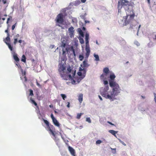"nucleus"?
Wrapping results in <instances>:
<instances>
[{"label": "nucleus", "mask_w": 156, "mask_h": 156, "mask_svg": "<svg viewBox=\"0 0 156 156\" xmlns=\"http://www.w3.org/2000/svg\"><path fill=\"white\" fill-rule=\"evenodd\" d=\"M134 4L132 2H129L126 0H119L118 2V13L121 12V9L123 5L125 6V9L126 12V16L123 17L125 19L124 25L126 26L128 24L133 25L131 24L132 22L134 21V18L135 14L134 12L133 8ZM130 28L132 29V27L130 26Z\"/></svg>", "instance_id": "nucleus-1"}, {"label": "nucleus", "mask_w": 156, "mask_h": 156, "mask_svg": "<svg viewBox=\"0 0 156 156\" xmlns=\"http://www.w3.org/2000/svg\"><path fill=\"white\" fill-rule=\"evenodd\" d=\"M73 66H68L67 68V72L66 73L65 72L66 67L62 64H60L58 65V71L61 77L65 80H73L76 74V70H73Z\"/></svg>", "instance_id": "nucleus-2"}, {"label": "nucleus", "mask_w": 156, "mask_h": 156, "mask_svg": "<svg viewBox=\"0 0 156 156\" xmlns=\"http://www.w3.org/2000/svg\"><path fill=\"white\" fill-rule=\"evenodd\" d=\"M109 85L112 88V91L110 92L111 99H115V96L118 95L121 90L119 85L115 81H109Z\"/></svg>", "instance_id": "nucleus-3"}, {"label": "nucleus", "mask_w": 156, "mask_h": 156, "mask_svg": "<svg viewBox=\"0 0 156 156\" xmlns=\"http://www.w3.org/2000/svg\"><path fill=\"white\" fill-rule=\"evenodd\" d=\"M64 15L62 13H59L55 19L56 25L61 27L62 29L64 28L62 25H68L67 23L64 21Z\"/></svg>", "instance_id": "nucleus-4"}, {"label": "nucleus", "mask_w": 156, "mask_h": 156, "mask_svg": "<svg viewBox=\"0 0 156 156\" xmlns=\"http://www.w3.org/2000/svg\"><path fill=\"white\" fill-rule=\"evenodd\" d=\"M109 89L108 85L105 86L104 88H101L100 90L101 94L102 96L106 99L111 100V95L107 93V91Z\"/></svg>", "instance_id": "nucleus-5"}, {"label": "nucleus", "mask_w": 156, "mask_h": 156, "mask_svg": "<svg viewBox=\"0 0 156 156\" xmlns=\"http://www.w3.org/2000/svg\"><path fill=\"white\" fill-rule=\"evenodd\" d=\"M9 35L7 36V37L5 38V39L4 40V42L6 43L7 45L8 46V47L11 51H14V47L10 43V38Z\"/></svg>", "instance_id": "nucleus-6"}, {"label": "nucleus", "mask_w": 156, "mask_h": 156, "mask_svg": "<svg viewBox=\"0 0 156 156\" xmlns=\"http://www.w3.org/2000/svg\"><path fill=\"white\" fill-rule=\"evenodd\" d=\"M9 35L7 36V37L5 38V39L4 40V42L6 43L7 45L8 46V47L11 51H14V47L10 43V38Z\"/></svg>", "instance_id": "nucleus-7"}, {"label": "nucleus", "mask_w": 156, "mask_h": 156, "mask_svg": "<svg viewBox=\"0 0 156 156\" xmlns=\"http://www.w3.org/2000/svg\"><path fill=\"white\" fill-rule=\"evenodd\" d=\"M71 51L74 56H76L75 50L73 46L70 47H66L65 49H63L62 55H64L66 52L68 53L69 51Z\"/></svg>", "instance_id": "nucleus-8"}, {"label": "nucleus", "mask_w": 156, "mask_h": 156, "mask_svg": "<svg viewBox=\"0 0 156 156\" xmlns=\"http://www.w3.org/2000/svg\"><path fill=\"white\" fill-rule=\"evenodd\" d=\"M61 43L60 44V46L62 48V51L63 49H65L66 47H68L67 44V42L64 38H62L61 39Z\"/></svg>", "instance_id": "nucleus-9"}, {"label": "nucleus", "mask_w": 156, "mask_h": 156, "mask_svg": "<svg viewBox=\"0 0 156 156\" xmlns=\"http://www.w3.org/2000/svg\"><path fill=\"white\" fill-rule=\"evenodd\" d=\"M103 72L104 73L102 74L100 76L101 79H105L106 77L105 76H107V74L109 73L110 71L108 68L105 67L104 69Z\"/></svg>", "instance_id": "nucleus-10"}, {"label": "nucleus", "mask_w": 156, "mask_h": 156, "mask_svg": "<svg viewBox=\"0 0 156 156\" xmlns=\"http://www.w3.org/2000/svg\"><path fill=\"white\" fill-rule=\"evenodd\" d=\"M15 46L14 47V51L13 52L12 51H11L12 54L13 55V57L14 59L17 62V63H18L19 62L20 59L17 56V54L15 53Z\"/></svg>", "instance_id": "nucleus-11"}, {"label": "nucleus", "mask_w": 156, "mask_h": 156, "mask_svg": "<svg viewBox=\"0 0 156 156\" xmlns=\"http://www.w3.org/2000/svg\"><path fill=\"white\" fill-rule=\"evenodd\" d=\"M68 148L71 154L73 156H76L75 151L73 147L70 146L68 147Z\"/></svg>", "instance_id": "nucleus-12"}, {"label": "nucleus", "mask_w": 156, "mask_h": 156, "mask_svg": "<svg viewBox=\"0 0 156 156\" xmlns=\"http://www.w3.org/2000/svg\"><path fill=\"white\" fill-rule=\"evenodd\" d=\"M68 31L70 37H73L74 33V28L72 27H70L68 29Z\"/></svg>", "instance_id": "nucleus-13"}, {"label": "nucleus", "mask_w": 156, "mask_h": 156, "mask_svg": "<svg viewBox=\"0 0 156 156\" xmlns=\"http://www.w3.org/2000/svg\"><path fill=\"white\" fill-rule=\"evenodd\" d=\"M19 37L20 35L18 34H17L14 36L13 39L14 41L13 42V44L15 45V46L16 44L18 42V39L19 38Z\"/></svg>", "instance_id": "nucleus-14"}, {"label": "nucleus", "mask_w": 156, "mask_h": 156, "mask_svg": "<svg viewBox=\"0 0 156 156\" xmlns=\"http://www.w3.org/2000/svg\"><path fill=\"white\" fill-rule=\"evenodd\" d=\"M85 50L86 51V58H87L90 55V50L89 47H87V46H86Z\"/></svg>", "instance_id": "nucleus-15"}, {"label": "nucleus", "mask_w": 156, "mask_h": 156, "mask_svg": "<svg viewBox=\"0 0 156 156\" xmlns=\"http://www.w3.org/2000/svg\"><path fill=\"white\" fill-rule=\"evenodd\" d=\"M44 123L46 125L48 129L50 127L54 128V126L51 125H50L49 122L47 120L43 119Z\"/></svg>", "instance_id": "nucleus-16"}, {"label": "nucleus", "mask_w": 156, "mask_h": 156, "mask_svg": "<svg viewBox=\"0 0 156 156\" xmlns=\"http://www.w3.org/2000/svg\"><path fill=\"white\" fill-rule=\"evenodd\" d=\"M89 66L87 61H84L83 62V64L81 65V66L83 68H85V67H87Z\"/></svg>", "instance_id": "nucleus-17"}, {"label": "nucleus", "mask_w": 156, "mask_h": 156, "mask_svg": "<svg viewBox=\"0 0 156 156\" xmlns=\"http://www.w3.org/2000/svg\"><path fill=\"white\" fill-rule=\"evenodd\" d=\"M52 122L53 124L55 126H57V127H59L60 126V124L59 123L55 118L52 120Z\"/></svg>", "instance_id": "nucleus-18"}, {"label": "nucleus", "mask_w": 156, "mask_h": 156, "mask_svg": "<svg viewBox=\"0 0 156 156\" xmlns=\"http://www.w3.org/2000/svg\"><path fill=\"white\" fill-rule=\"evenodd\" d=\"M78 100L79 102L81 103L83 101V94H80L78 96Z\"/></svg>", "instance_id": "nucleus-19"}, {"label": "nucleus", "mask_w": 156, "mask_h": 156, "mask_svg": "<svg viewBox=\"0 0 156 156\" xmlns=\"http://www.w3.org/2000/svg\"><path fill=\"white\" fill-rule=\"evenodd\" d=\"M89 35L88 34H86L85 35V41H86V46H87V44H89Z\"/></svg>", "instance_id": "nucleus-20"}, {"label": "nucleus", "mask_w": 156, "mask_h": 156, "mask_svg": "<svg viewBox=\"0 0 156 156\" xmlns=\"http://www.w3.org/2000/svg\"><path fill=\"white\" fill-rule=\"evenodd\" d=\"M108 132L109 133L113 135L114 136H116V134L117 133V131H115L113 130H110L108 131Z\"/></svg>", "instance_id": "nucleus-21"}, {"label": "nucleus", "mask_w": 156, "mask_h": 156, "mask_svg": "<svg viewBox=\"0 0 156 156\" xmlns=\"http://www.w3.org/2000/svg\"><path fill=\"white\" fill-rule=\"evenodd\" d=\"M115 74L114 73H112V74H111L110 76V78L111 80H112L114 81L113 80L115 79Z\"/></svg>", "instance_id": "nucleus-22"}, {"label": "nucleus", "mask_w": 156, "mask_h": 156, "mask_svg": "<svg viewBox=\"0 0 156 156\" xmlns=\"http://www.w3.org/2000/svg\"><path fill=\"white\" fill-rule=\"evenodd\" d=\"M30 100L31 101V103L37 107V108L38 107L37 104L35 102V101L33 99L31 98H30Z\"/></svg>", "instance_id": "nucleus-23"}, {"label": "nucleus", "mask_w": 156, "mask_h": 156, "mask_svg": "<svg viewBox=\"0 0 156 156\" xmlns=\"http://www.w3.org/2000/svg\"><path fill=\"white\" fill-rule=\"evenodd\" d=\"M30 100L31 101V103L37 107V108L38 107L37 104L35 102V101L33 99L31 98H30Z\"/></svg>", "instance_id": "nucleus-24"}, {"label": "nucleus", "mask_w": 156, "mask_h": 156, "mask_svg": "<svg viewBox=\"0 0 156 156\" xmlns=\"http://www.w3.org/2000/svg\"><path fill=\"white\" fill-rule=\"evenodd\" d=\"M85 76V73H83V76L78 78L77 79V81L79 83L82 79H83Z\"/></svg>", "instance_id": "nucleus-25"}, {"label": "nucleus", "mask_w": 156, "mask_h": 156, "mask_svg": "<svg viewBox=\"0 0 156 156\" xmlns=\"http://www.w3.org/2000/svg\"><path fill=\"white\" fill-rule=\"evenodd\" d=\"M12 20V17L11 16H9V17L7 19V21L6 22V23L7 25H9V23L10 21H11Z\"/></svg>", "instance_id": "nucleus-26"}, {"label": "nucleus", "mask_w": 156, "mask_h": 156, "mask_svg": "<svg viewBox=\"0 0 156 156\" xmlns=\"http://www.w3.org/2000/svg\"><path fill=\"white\" fill-rule=\"evenodd\" d=\"M10 26L9 25H7V29L5 31V32L7 34V36H8V35L10 36V34L9 33V29L10 27Z\"/></svg>", "instance_id": "nucleus-27"}, {"label": "nucleus", "mask_w": 156, "mask_h": 156, "mask_svg": "<svg viewBox=\"0 0 156 156\" xmlns=\"http://www.w3.org/2000/svg\"><path fill=\"white\" fill-rule=\"evenodd\" d=\"M26 57L24 55H23L22 56V58L21 59V61L24 62H26Z\"/></svg>", "instance_id": "nucleus-28"}, {"label": "nucleus", "mask_w": 156, "mask_h": 156, "mask_svg": "<svg viewBox=\"0 0 156 156\" xmlns=\"http://www.w3.org/2000/svg\"><path fill=\"white\" fill-rule=\"evenodd\" d=\"M53 128L50 127V128H49L48 129V130L51 132V133L52 135L53 136H55V133H54L53 132V131L51 129H52Z\"/></svg>", "instance_id": "nucleus-29"}, {"label": "nucleus", "mask_w": 156, "mask_h": 156, "mask_svg": "<svg viewBox=\"0 0 156 156\" xmlns=\"http://www.w3.org/2000/svg\"><path fill=\"white\" fill-rule=\"evenodd\" d=\"M94 56L95 58V60L96 61H98L99 60V56L98 55L94 54Z\"/></svg>", "instance_id": "nucleus-30"}, {"label": "nucleus", "mask_w": 156, "mask_h": 156, "mask_svg": "<svg viewBox=\"0 0 156 156\" xmlns=\"http://www.w3.org/2000/svg\"><path fill=\"white\" fill-rule=\"evenodd\" d=\"M83 113H78L77 114L76 118L77 119H80V117L83 114Z\"/></svg>", "instance_id": "nucleus-31"}, {"label": "nucleus", "mask_w": 156, "mask_h": 156, "mask_svg": "<svg viewBox=\"0 0 156 156\" xmlns=\"http://www.w3.org/2000/svg\"><path fill=\"white\" fill-rule=\"evenodd\" d=\"M29 91L30 92L29 96H32L34 95L33 91L31 89H29Z\"/></svg>", "instance_id": "nucleus-32"}, {"label": "nucleus", "mask_w": 156, "mask_h": 156, "mask_svg": "<svg viewBox=\"0 0 156 156\" xmlns=\"http://www.w3.org/2000/svg\"><path fill=\"white\" fill-rule=\"evenodd\" d=\"M79 40L80 41V42L81 44H83L84 43V41L83 38L80 37L79 38Z\"/></svg>", "instance_id": "nucleus-33"}, {"label": "nucleus", "mask_w": 156, "mask_h": 156, "mask_svg": "<svg viewBox=\"0 0 156 156\" xmlns=\"http://www.w3.org/2000/svg\"><path fill=\"white\" fill-rule=\"evenodd\" d=\"M111 150H112V153L113 154H115L116 153V148H112L111 147L110 148Z\"/></svg>", "instance_id": "nucleus-34"}, {"label": "nucleus", "mask_w": 156, "mask_h": 156, "mask_svg": "<svg viewBox=\"0 0 156 156\" xmlns=\"http://www.w3.org/2000/svg\"><path fill=\"white\" fill-rule=\"evenodd\" d=\"M84 58V57L82 55H80L79 56V59L80 61H82Z\"/></svg>", "instance_id": "nucleus-35"}, {"label": "nucleus", "mask_w": 156, "mask_h": 156, "mask_svg": "<svg viewBox=\"0 0 156 156\" xmlns=\"http://www.w3.org/2000/svg\"><path fill=\"white\" fill-rule=\"evenodd\" d=\"M60 95L62 97V99L64 100H65V98H66V95L65 94H60Z\"/></svg>", "instance_id": "nucleus-36"}, {"label": "nucleus", "mask_w": 156, "mask_h": 156, "mask_svg": "<svg viewBox=\"0 0 156 156\" xmlns=\"http://www.w3.org/2000/svg\"><path fill=\"white\" fill-rule=\"evenodd\" d=\"M134 44L137 46H139L140 45V43L137 41H136L134 42Z\"/></svg>", "instance_id": "nucleus-37"}, {"label": "nucleus", "mask_w": 156, "mask_h": 156, "mask_svg": "<svg viewBox=\"0 0 156 156\" xmlns=\"http://www.w3.org/2000/svg\"><path fill=\"white\" fill-rule=\"evenodd\" d=\"M83 69H82L81 67H80L79 68V71L80 72L83 71L84 72V73H86L85 70L84 69V68H83Z\"/></svg>", "instance_id": "nucleus-38"}, {"label": "nucleus", "mask_w": 156, "mask_h": 156, "mask_svg": "<svg viewBox=\"0 0 156 156\" xmlns=\"http://www.w3.org/2000/svg\"><path fill=\"white\" fill-rule=\"evenodd\" d=\"M102 141L100 140H98L96 141V143L97 144H100L102 143Z\"/></svg>", "instance_id": "nucleus-39"}, {"label": "nucleus", "mask_w": 156, "mask_h": 156, "mask_svg": "<svg viewBox=\"0 0 156 156\" xmlns=\"http://www.w3.org/2000/svg\"><path fill=\"white\" fill-rule=\"evenodd\" d=\"M104 83L105 85H108V82L107 80H105L104 81Z\"/></svg>", "instance_id": "nucleus-40"}, {"label": "nucleus", "mask_w": 156, "mask_h": 156, "mask_svg": "<svg viewBox=\"0 0 156 156\" xmlns=\"http://www.w3.org/2000/svg\"><path fill=\"white\" fill-rule=\"evenodd\" d=\"M119 140L120 142L123 145L125 146H126V144L123 141L119 139Z\"/></svg>", "instance_id": "nucleus-41"}, {"label": "nucleus", "mask_w": 156, "mask_h": 156, "mask_svg": "<svg viewBox=\"0 0 156 156\" xmlns=\"http://www.w3.org/2000/svg\"><path fill=\"white\" fill-rule=\"evenodd\" d=\"M86 121L88 122L89 123L91 122V121L90 118H87L86 119Z\"/></svg>", "instance_id": "nucleus-42"}, {"label": "nucleus", "mask_w": 156, "mask_h": 156, "mask_svg": "<svg viewBox=\"0 0 156 156\" xmlns=\"http://www.w3.org/2000/svg\"><path fill=\"white\" fill-rule=\"evenodd\" d=\"M16 23L14 24L13 25L12 27V30H13L15 29V27L16 25Z\"/></svg>", "instance_id": "nucleus-43"}, {"label": "nucleus", "mask_w": 156, "mask_h": 156, "mask_svg": "<svg viewBox=\"0 0 156 156\" xmlns=\"http://www.w3.org/2000/svg\"><path fill=\"white\" fill-rule=\"evenodd\" d=\"M77 74L79 76H80V77L83 76V75H82V73L81 72H78Z\"/></svg>", "instance_id": "nucleus-44"}, {"label": "nucleus", "mask_w": 156, "mask_h": 156, "mask_svg": "<svg viewBox=\"0 0 156 156\" xmlns=\"http://www.w3.org/2000/svg\"><path fill=\"white\" fill-rule=\"evenodd\" d=\"M36 84L40 88H41V86L40 84L38 82L37 80H36Z\"/></svg>", "instance_id": "nucleus-45"}, {"label": "nucleus", "mask_w": 156, "mask_h": 156, "mask_svg": "<svg viewBox=\"0 0 156 156\" xmlns=\"http://www.w3.org/2000/svg\"><path fill=\"white\" fill-rule=\"evenodd\" d=\"M51 117L52 120L54 119H55V118L54 117V116L52 114H51Z\"/></svg>", "instance_id": "nucleus-46"}, {"label": "nucleus", "mask_w": 156, "mask_h": 156, "mask_svg": "<svg viewBox=\"0 0 156 156\" xmlns=\"http://www.w3.org/2000/svg\"><path fill=\"white\" fill-rule=\"evenodd\" d=\"M24 42V41H22V40H20L19 41H18V42H19V43L21 44L22 42Z\"/></svg>", "instance_id": "nucleus-47"}, {"label": "nucleus", "mask_w": 156, "mask_h": 156, "mask_svg": "<svg viewBox=\"0 0 156 156\" xmlns=\"http://www.w3.org/2000/svg\"><path fill=\"white\" fill-rule=\"evenodd\" d=\"M67 107L68 108H69L70 107V102H67Z\"/></svg>", "instance_id": "nucleus-48"}, {"label": "nucleus", "mask_w": 156, "mask_h": 156, "mask_svg": "<svg viewBox=\"0 0 156 156\" xmlns=\"http://www.w3.org/2000/svg\"><path fill=\"white\" fill-rule=\"evenodd\" d=\"M107 122L109 124L112 125V126H115L114 124L112 123V122H109V121H108Z\"/></svg>", "instance_id": "nucleus-49"}, {"label": "nucleus", "mask_w": 156, "mask_h": 156, "mask_svg": "<svg viewBox=\"0 0 156 156\" xmlns=\"http://www.w3.org/2000/svg\"><path fill=\"white\" fill-rule=\"evenodd\" d=\"M2 2L3 3L5 4L6 3V0H2Z\"/></svg>", "instance_id": "nucleus-50"}, {"label": "nucleus", "mask_w": 156, "mask_h": 156, "mask_svg": "<svg viewBox=\"0 0 156 156\" xmlns=\"http://www.w3.org/2000/svg\"><path fill=\"white\" fill-rule=\"evenodd\" d=\"M72 83L73 84H75L76 83V81L74 80H73L72 81Z\"/></svg>", "instance_id": "nucleus-51"}, {"label": "nucleus", "mask_w": 156, "mask_h": 156, "mask_svg": "<svg viewBox=\"0 0 156 156\" xmlns=\"http://www.w3.org/2000/svg\"><path fill=\"white\" fill-rule=\"evenodd\" d=\"M98 97L101 101L102 100V99L101 96H100V95H99Z\"/></svg>", "instance_id": "nucleus-52"}, {"label": "nucleus", "mask_w": 156, "mask_h": 156, "mask_svg": "<svg viewBox=\"0 0 156 156\" xmlns=\"http://www.w3.org/2000/svg\"><path fill=\"white\" fill-rule=\"evenodd\" d=\"M81 2L83 3H84L86 2V0H81Z\"/></svg>", "instance_id": "nucleus-53"}, {"label": "nucleus", "mask_w": 156, "mask_h": 156, "mask_svg": "<svg viewBox=\"0 0 156 156\" xmlns=\"http://www.w3.org/2000/svg\"><path fill=\"white\" fill-rule=\"evenodd\" d=\"M18 67L19 69H21V67L20 65L17 66Z\"/></svg>", "instance_id": "nucleus-54"}, {"label": "nucleus", "mask_w": 156, "mask_h": 156, "mask_svg": "<svg viewBox=\"0 0 156 156\" xmlns=\"http://www.w3.org/2000/svg\"><path fill=\"white\" fill-rule=\"evenodd\" d=\"M54 47V45H51L50 46V47L51 48H53Z\"/></svg>", "instance_id": "nucleus-55"}, {"label": "nucleus", "mask_w": 156, "mask_h": 156, "mask_svg": "<svg viewBox=\"0 0 156 156\" xmlns=\"http://www.w3.org/2000/svg\"><path fill=\"white\" fill-rule=\"evenodd\" d=\"M140 27H141V25H139V27H138V31H139V29H140Z\"/></svg>", "instance_id": "nucleus-56"}, {"label": "nucleus", "mask_w": 156, "mask_h": 156, "mask_svg": "<svg viewBox=\"0 0 156 156\" xmlns=\"http://www.w3.org/2000/svg\"><path fill=\"white\" fill-rule=\"evenodd\" d=\"M80 34L81 35H83V33L82 31H81V32H80Z\"/></svg>", "instance_id": "nucleus-57"}, {"label": "nucleus", "mask_w": 156, "mask_h": 156, "mask_svg": "<svg viewBox=\"0 0 156 156\" xmlns=\"http://www.w3.org/2000/svg\"><path fill=\"white\" fill-rule=\"evenodd\" d=\"M16 65L17 66H18V65H19L20 64H19V62L18 63H17L16 62Z\"/></svg>", "instance_id": "nucleus-58"}, {"label": "nucleus", "mask_w": 156, "mask_h": 156, "mask_svg": "<svg viewBox=\"0 0 156 156\" xmlns=\"http://www.w3.org/2000/svg\"><path fill=\"white\" fill-rule=\"evenodd\" d=\"M147 0V2H148V4H150V0Z\"/></svg>", "instance_id": "nucleus-59"}, {"label": "nucleus", "mask_w": 156, "mask_h": 156, "mask_svg": "<svg viewBox=\"0 0 156 156\" xmlns=\"http://www.w3.org/2000/svg\"><path fill=\"white\" fill-rule=\"evenodd\" d=\"M54 112L55 113H57V112L55 110L54 111Z\"/></svg>", "instance_id": "nucleus-60"}, {"label": "nucleus", "mask_w": 156, "mask_h": 156, "mask_svg": "<svg viewBox=\"0 0 156 156\" xmlns=\"http://www.w3.org/2000/svg\"><path fill=\"white\" fill-rule=\"evenodd\" d=\"M96 44H98H98H99L97 41H96Z\"/></svg>", "instance_id": "nucleus-61"}, {"label": "nucleus", "mask_w": 156, "mask_h": 156, "mask_svg": "<svg viewBox=\"0 0 156 156\" xmlns=\"http://www.w3.org/2000/svg\"><path fill=\"white\" fill-rule=\"evenodd\" d=\"M4 16H7V15L6 14H5V15H4Z\"/></svg>", "instance_id": "nucleus-62"}, {"label": "nucleus", "mask_w": 156, "mask_h": 156, "mask_svg": "<svg viewBox=\"0 0 156 156\" xmlns=\"http://www.w3.org/2000/svg\"><path fill=\"white\" fill-rule=\"evenodd\" d=\"M141 97H142V98L143 99L144 98V97L143 96H141Z\"/></svg>", "instance_id": "nucleus-63"}, {"label": "nucleus", "mask_w": 156, "mask_h": 156, "mask_svg": "<svg viewBox=\"0 0 156 156\" xmlns=\"http://www.w3.org/2000/svg\"><path fill=\"white\" fill-rule=\"evenodd\" d=\"M128 62H127L126 63H128Z\"/></svg>", "instance_id": "nucleus-64"}]
</instances>
